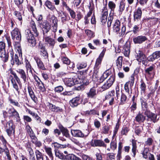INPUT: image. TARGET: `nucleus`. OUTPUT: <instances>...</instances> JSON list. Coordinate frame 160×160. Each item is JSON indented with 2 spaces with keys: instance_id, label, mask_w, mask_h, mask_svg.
Segmentation results:
<instances>
[{
  "instance_id": "f257e3e1",
  "label": "nucleus",
  "mask_w": 160,
  "mask_h": 160,
  "mask_svg": "<svg viewBox=\"0 0 160 160\" xmlns=\"http://www.w3.org/2000/svg\"><path fill=\"white\" fill-rule=\"evenodd\" d=\"M30 27L33 31L32 32L29 29H27L25 31V34L29 45L32 47H34L36 45V40L34 37L38 36V32L36 28L35 23L33 21L30 22Z\"/></svg>"
},
{
  "instance_id": "f03ea898",
  "label": "nucleus",
  "mask_w": 160,
  "mask_h": 160,
  "mask_svg": "<svg viewBox=\"0 0 160 160\" xmlns=\"http://www.w3.org/2000/svg\"><path fill=\"white\" fill-rule=\"evenodd\" d=\"M12 75L14 76L15 78H12L11 79V83L12 84L13 88L17 92L18 95H19L20 91L19 90V88L17 84L16 83L15 80L19 84V87L21 88L22 84L18 76L16 73H13Z\"/></svg>"
},
{
  "instance_id": "7ed1b4c3",
  "label": "nucleus",
  "mask_w": 160,
  "mask_h": 160,
  "mask_svg": "<svg viewBox=\"0 0 160 160\" xmlns=\"http://www.w3.org/2000/svg\"><path fill=\"white\" fill-rule=\"evenodd\" d=\"M142 15V11L140 8L138 9L134 12L133 17L134 21L135 23L138 25L142 23L141 18Z\"/></svg>"
},
{
  "instance_id": "20e7f679",
  "label": "nucleus",
  "mask_w": 160,
  "mask_h": 160,
  "mask_svg": "<svg viewBox=\"0 0 160 160\" xmlns=\"http://www.w3.org/2000/svg\"><path fill=\"white\" fill-rule=\"evenodd\" d=\"M71 133L74 137L83 138L87 137L89 134V132L87 129L85 131L84 133L79 130H72Z\"/></svg>"
},
{
  "instance_id": "39448f33",
  "label": "nucleus",
  "mask_w": 160,
  "mask_h": 160,
  "mask_svg": "<svg viewBox=\"0 0 160 160\" xmlns=\"http://www.w3.org/2000/svg\"><path fill=\"white\" fill-rule=\"evenodd\" d=\"M11 34L12 39L13 40L16 39L20 41L21 39V35L19 30L18 28H14L11 32Z\"/></svg>"
},
{
  "instance_id": "423d86ee",
  "label": "nucleus",
  "mask_w": 160,
  "mask_h": 160,
  "mask_svg": "<svg viewBox=\"0 0 160 160\" xmlns=\"http://www.w3.org/2000/svg\"><path fill=\"white\" fill-rule=\"evenodd\" d=\"M115 76L112 75L109 79L102 86V88L103 90H105L109 88L113 84L115 81Z\"/></svg>"
},
{
  "instance_id": "0eeeda50",
  "label": "nucleus",
  "mask_w": 160,
  "mask_h": 160,
  "mask_svg": "<svg viewBox=\"0 0 160 160\" xmlns=\"http://www.w3.org/2000/svg\"><path fill=\"white\" fill-rule=\"evenodd\" d=\"M144 114L148 118V120H150L154 123L158 121V119H157V115L152 112L150 111L146 110L145 111Z\"/></svg>"
},
{
  "instance_id": "6e6552de",
  "label": "nucleus",
  "mask_w": 160,
  "mask_h": 160,
  "mask_svg": "<svg viewBox=\"0 0 160 160\" xmlns=\"http://www.w3.org/2000/svg\"><path fill=\"white\" fill-rule=\"evenodd\" d=\"M6 128V132L9 136H11L12 132L14 133L15 127L12 121H9L7 122Z\"/></svg>"
},
{
  "instance_id": "1a4fd4ad",
  "label": "nucleus",
  "mask_w": 160,
  "mask_h": 160,
  "mask_svg": "<svg viewBox=\"0 0 160 160\" xmlns=\"http://www.w3.org/2000/svg\"><path fill=\"white\" fill-rule=\"evenodd\" d=\"M102 59L101 58H98L96 60L94 71L92 76V78L93 79H97L98 77V70L99 68V65L101 64Z\"/></svg>"
},
{
  "instance_id": "9d476101",
  "label": "nucleus",
  "mask_w": 160,
  "mask_h": 160,
  "mask_svg": "<svg viewBox=\"0 0 160 160\" xmlns=\"http://www.w3.org/2000/svg\"><path fill=\"white\" fill-rule=\"evenodd\" d=\"M7 113L9 115L10 117L14 118L17 119L20 118L18 113L13 107L8 108Z\"/></svg>"
},
{
  "instance_id": "9b49d317",
  "label": "nucleus",
  "mask_w": 160,
  "mask_h": 160,
  "mask_svg": "<svg viewBox=\"0 0 160 160\" xmlns=\"http://www.w3.org/2000/svg\"><path fill=\"white\" fill-rule=\"evenodd\" d=\"M91 144L92 146L93 147H106L107 146L106 144L104 143L103 141L99 139L92 140Z\"/></svg>"
},
{
  "instance_id": "f8f14e48",
  "label": "nucleus",
  "mask_w": 160,
  "mask_h": 160,
  "mask_svg": "<svg viewBox=\"0 0 160 160\" xmlns=\"http://www.w3.org/2000/svg\"><path fill=\"white\" fill-rule=\"evenodd\" d=\"M147 38L145 36L140 35L134 37L133 41L135 44H140L147 41Z\"/></svg>"
},
{
  "instance_id": "ddd939ff",
  "label": "nucleus",
  "mask_w": 160,
  "mask_h": 160,
  "mask_svg": "<svg viewBox=\"0 0 160 160\" xmlns=\"http://www.w3.org/2000/svg\"><path fill=\"white\" fill-rule=\"evenodd\" d=\"M79 81L77 78L74 77L72 78H69L66 79L65 83L68 86L71 87L74 84H77Z\"/></svg>"
},
{
  "instance_id": "4468645a",
  "label": "nucleus",
  "mask_w": 160,
  "mask_h": 160,
  "mask_svg": "<svg viewBox=\"0 0 160 160\" xmlns=\"http://www.w3.org/2000/svg\"><path fill=\"white\" fill-rule=\"evenodd\" d=\"M108 15V10L106 7L105 6L102 10L101 20L102 23L104 24L106 23L107 21Z\"/></svg>"
},
{
  "instance_id": "2eb2a0df",
  "label": "nucleus",
  "mask_w": 160,
  "mask_h": 160,
  "mask_svg": "<svg viewBox=\"0 0 160 160\" xmlns=\"http://www.w3.org/2000/svg\"><path fill=\"white\" fill-rule=\"evenodd\" d=\"M160 58V51H157L148 57L147 59L148 61L153 62L155 59Z\"/></svg>"
},
{
  "instance_id": "dca6fc26",
  "label": "nucleus",
  "mask_w": 160,
  "mask_h": 160,
  "mask_svg": "<svg viewBox=\"0 0 160 160\" xmlns=\"http://www.w3.org/2000/svg\"><path fill=\"white\" fill-rule=\"evenodd\" d=\"M10 56L11 57V64L12 65H13L15 63L17 65H19L21 63L19 62V60L18 59V57L17 54H15L14 57L13 52L12 51L10 52Z\"/></svg>"
},
{
  "instance_id": "f3484780",
  "label": "nucleus",
  "mask_w": 160,
  "mask_h": 160,
  "mask_svg": "<svg viewBox=\"0 0 160 160\" xmlns=\"http://www.w3.org/2000/svg\"><path fill=\"white\" fill-rule=\"evenodd\" d=\"M48 106L49 108V109L51 112H61L62 111V108L58 107H57L52 104L48 103Z\"/></svg>"
},
{
  "instance_id": "a211bd4d",
  "label": "nucleus",
  "mask_w": 160,
  "mask_h": 160,
  "mask_svg": "<svg viewBox=\"0 0 160 160\" xmlns=\"http://www.w3.org/2000/svg\"><path fill=\"white\" fill-rule=\"evenodd\" d=\"M135 52V56L137 60L138 61H141V59H144V58H145V56H146L140 50H136Z\"/></svg>"
},
{
  "instance_id": "6ab92c4d",
  "label": "nucleus",
  "mask_w": 160,
  "mask_h": 160,
  "mask_svg": "<svg viewBox=\"0 0 160 160\" xmlns=\"http://www.w3.org/2000/svg\"><path fill=\"white\" fill-rule=\"evenodd\" d=\"M28 91L31 99L35 103L37 104L38 102V98L36 97L34 92L31 87H28Z\"/></svg>"
},
{
  "instance_id": "aec40b11",
  "label": "nucleus",
  "mask_w": 160,
  "mask_h": 160,
  "mask_svg": "<svg viewBox=\"0 0 160 160\" xmlns=\"http://www.w3.org/2000/svg\"><path fill=\"white\" fill-rule=\"evenodd\" d=\"M86 94L88 98H94L97 95L96 88L94 87L91 88Z\"/></svg>"
},
{
  "instance_id": "412c9836",
  "label": "nucleus",
  "mask_w": 160,
  "mask_h": 160,
  "mask_svg": "<svg viewBox=\"0 0 160 160\" xmlns=\"http://www.w3.org/2000/svg\"><path fill=\"white\" fill-rule=\"evenodd\" d=\"M16 71L19 74L20 78L23 80L24 82H26L28 77L25 71L22 69H18Z\"/></svg>"
},
{
  "instance_id": "4be33fe9",
  "label": "nucleus",
  "mask_w": 160,
  "mask_h": 160,
  "mask_svg": "<svg viewBox=\"0 0 160 160\" xmlns=\"http://www.w3.org/2000/svg\"><path fill=\"white\" fill-rule=\"evenodd\" d=\"M45 41L49 45V46L53 48L56 42L55 40L49 37H47L45 38Z\"/></svg>"
},
{
  "instance_id": "5701e85b",
  "label": "nucleus",
  "mask_w": 160,
  "mask_h": 160,
  "mask_svg": "<svg viewBox=\"0 0 160 160\" xmlns=\"http://www.w3.org/2000/svg\"><path fill=\"white\" fill-rule=\"evenodd\" d=\"M145 118V116L140 112L138 113L135 118L136 121L138 122H143Z\"/></svg>"
},
{
  "instance_id": "b1692460",
  "label": "nucleus",
  "mask_w": 160,
  "mask_h": 160,
  "mask_svg": "<svg viewBox=\"0 0 160 160\" xmlns=\"http://www.w3.org/2000/svg\"><path fill=\"white\" fill-rule=\"evenodd\" d=\"M34 59L37 62V65L39 68H40L43 70L45 69V68L44 66L43 63L38 57H35Z\"/></svg>"
},
{
  "instance_id": "393cba45",
  "label": "nucleus",
  "mask_w": 160,
  "mask_h": 160,
  "mask_svg": "<svg viewBox=\"0 0 160 160\" xmlns=\"http://www.w3.org/2000/svg\"><path fill=\"white\" fill-rule=\"evenodd\" d=\"M121 23L120 21L118 20H116L115 21L113 25V32H118L120 28Z\"/></svg>"
},
{
  "instance_id": "a878e982",
  "label": "nucleus",
  "mask_w": 160,
  "mask_h": 160,
  "mask_svg": "<svg viewBox=\"0 0 160 160\" xmlns=\"http://www.w3.org/2000/svg\"><path fill=\"white\" fill-rule=\"evenodd\" d=\"M50 26L48 22H45L43 23L42 30L43 35L47 33L50 30Z\"/></svg>"
},
{
  "instance_id": "bb28decb",
  "label": "nucleus",
  "mask_w": 160,
  "mask_h": 160,
  "mask_svg": "<svg viewBox=\"0 0 160 160\" xmlns=\"http://www.w3.org/2000/svg\"><path fill=\"white\" fill-rule=\"evenodd\" d=\"M155 66L153 65L145 69V72L146 75L149 77L153 73Z\"/></svg>"
},
{
  "instance_id": "cd10ccee",
  "label": "nucleus",
  "mask_w": 160,
  "mask_h": 160,
  "mask_svg": "<svg viewBox=\"0 0 160 160\" xmlns=\"http://www.w3.org/2000/svg\"><path fill=\"white\" fill-rule=\"evenodd\" d=\"M79 98L78 97H76L73 98L70 101V104L72 107L77 106L79 104Z\"/></svg>"
},
{
  "instance_id": "c85d7f7f",
  "label": "nucleus",
  "mask_w": 160,
  "mask_h": 160,
  "mask_svg": "<svg viewBox=\"0 0 160 160\" xmlns=\"http://www.w3.org/2000/svg\"><path fill=\"white\" fill-rule=\"evenodd\" d=\"M0 57L2 58V60L4 62H6L8 61V55L6 54L5 50L0 51Z\"/></svg>"
},
{
  "instance_id": "c756f323",
  "label": "nucleus",
  "mask_w": 160,
  "mask_h": 160,
  "mask_svg": "<svg viewBox=\"0 0 160 160\" xmlns=\"http://www.w3.org/2000/svg\"><path fill=\"white\" fill-rule=\"evenodd\" d=\"M126 31V27L124 25H123L121 29L120 28L118 32H114L116 33L117 35L119 37H123Z\"/></svg>"
},
{
  "instance_id": "7c9ffc66",
  "label": "nucleus",
  "mask_w": 160,
  "mask_h": 160,
  "mask_svg": "<svg viewBox=\"0 0 160 160\" xmlns=\"http://www.w3.org/2000/svg\"><path fill=\"white\" fill-rule=\"evenodd\" d=\"M137 141L135 139H132V152L133 153V156L134 157L136 154V152L137 151V146L136 145Z\"/></svg>"
},
{
  "instance_id": "2f4dec72",
  "label": "nucleus",
  "mask_w": 160,
  "mask_h": 160,
  "mask_svg": "<svg viewBox=\"0 0 160 160\" xmlns=\"http://www.w3.org/2000/svg\"><path fill=\"white\" fill-rule=\"evenodd\" d=\"M130 47L128 44L124 45L123 48V53L125 56L128 57L129 56L130 52Z\"/></svg>"
},
{
  "instance_id": "473e14b6",
  "label": "nucleus",
  "mask_w": 160,
  "mask_h": 160,
  "mask_svg": "<svg viewBox=\"0 0 160 160\" xmlns=\"http://www.w3.org/2000/svg\"><path fill=\"white\" fill-rule=\"evenodd\" d=\"M65 160H81V159L73 154H68L66 155Z\"/></svg>"
},
{
  "instance_id": "72a5a7b5",
  "label": "nucleus",
  "mask_w": 160,
  "mask_h": 160,
  "mask_svg": "<svg viewBox=\"0 0 160 160\" xmlns=\"http://www.w3.org/2000/svg\"><path fill=\"white\" fill-rule=\"evenodd\" d=\"M122 57L119 56L116 60V66L118 70H120L122 68Z\"/></svg>"
},
{
  "instance_id": "f704fd0d",
  "label": "nucleus",
  "mask_w": 160,
  "mask_h": 160,
  "mask_svg": "<svg viewBox=\"0 0 160 160\" xmlns=\"http://www.w3.org/2000/svg\"><path fill=\"white\" fill-rule=\"evenodd\" d=\"M45 5L46 7L51 10H53L55 9V6L52 5L51 2L48 0L46 1Z\"/></svg>"
},
{
  "instance_id": "c9c22d12",
  "label": "nucleus",
  "mask_w": 160,
  "mask_h": 160,
  "mask_svg": "<svg viewBox=\"0 0 160 160\" xmlns=\"http://www.w3.org/2000/svg\"><path fill=\"white\" fill-rule=\"evenodd\" d=\"M140 102L141 103L142 107L143 110H148V105L146 102L142 98H140Z\"/></svg>"
},
{
  "instance_id": "e433bc0d",
  "label": "nucleus",
  "mask_w": 160,
  "mask_h": 160,
  "mask_svg": "<svg viewBox=\"0 0 160 160\" xmlns=\"http://www.w3.org/2000/svg\"><path fill=\"white\" fill-rule=\"evenodd\" d=\"M110 129V126L105 125L101 130V133L104 134H108Z\"/></svg>"
},
{
  "instance_id": "4c0bfd02",
  "label": "nucleus",
  "mask_w": 160,
  "mask_h": 160,
  "mask_svg": "<svg viewBox=\"0 0 160 160\" xmlns=\"http://www.w3.org/2000/svg\"><path fill=\"white\" fill-rule=\"evenodd\" d=\"M117 148L116 140H112L110 144V148L114 150L116 149Z\"/></svg>"
},
{
  "instance_id": "58836bf2",
  "label": "nucleus",
  "mask_w": 160,
  "mask_h": 160,
  "mask_svg": "<svg viewBox=\"0 0 160 160\" xmlns=\"http://www.w3.org/2000/svg\"><path fill=\"white\" fill-rule=\"evenodd\" d=\"M45 150L48 155L49 157L51 158L52 160L53 159V156L52 152V149L50 148H46L45 147L44 148Z\"/></svg>"
},
{
  "instance_id": "ea45409f",
  "label": "nucleus",
  "mask_w": 160,
  "mask_h": 160,
  "mask_svg": "<svg viewBox=\"0 0 160 160\" xmlns=\"http://www.w3.org/2000/svg\"><path fill=\"white\" fill-rule=\"evenodd\" d=\"M140 89L141 93H144L146 89V86L145 83L143 81H141V83L140 86Z\"/></svg>"
},
{
  "instance_id": "a19ab883",
  "label": "nucleus",
  "mask_w": 160,
  "mask_h": 160,
  "mask_svg": "<svg viewBox=\"0 0 160 160\" xmlns=\"http://www.w3.org/2000/svg\"><path fill=\"white\" fill-rule=\"evenodd\" d=\"M61 131L62 132V134L67 138H69L70 137V135L67 129L62 127L61 129Z\"/></svg>"
},
{
  "instance_id": "79ce46f5",
  "label": "nucleus",
  "mask_w": 160,
  "mask_h": 160,
  "mask_svg": "<svg viewBox=\"0 0 160 160\" xmlns=\"http://www.w3.org/2000/svg\"><path fill=\"white\" fill-rule=\"evenodd\" d=\"M55 153V155L57 157L62 159L65 160L66 156L64 155L63 153L60 152L58 151H56Z\"/></svg>"
},
{
  "instance_id": "37998d69",
  "label": "nucleus",
  "mask_w": 160,
  "mask_h": 160,
  "mask_svg": "<svg viewBox=\"0 0 160 160\" xmlns=\"http://www.w3.org/2000/svg\"><path fill=\"white\" fill-rule=\"evenodd\" d=\"M134 75L133 74H132L130 77L129 80L128 82V84H130V88H132L134 82Z\"/></svg>"
},
{
  "instance_id": "c03bdc74",
  "label": "nucleus",
  "mask_w": 160,
  "mask_h": 160,
  "mask_svg": "<svg viewBox=\"0 0 160 160\" xmlns=\"http://www.w3.org/2000/svg\"><path fill=\"white\" fill-rule=\"evenodd\" d=\"M9 101L10 103L12 105L18 108L21 107L20 105L17 101L11 99H10Z\"/></svg>"
},
{
  "instance_id": "a18cd8bd",
  "label": "nucleus",
  "mask_w": 160,
  "mask_h": 160,
  "mask_svg": "<svg viewBox=\"0 0 160 160\" xmlns=\"http://www.w3.org/2000/svg\"><path fill=\"white\" fill-rule=\"evenodd\" d=\"M143 129V128L142 126H138L135 128V132L137 135H139V134L142 132Z\"/></svg>"
},
{
  "instance_id": "49530a36",
  "label": "nucleus",
  "mask_w": 160,
  "mask_h": 160,
  "mask_svg": "<svg viewBox=\"0 0 160 160\" xmlns=\"http://www.w3.org/2000/svg\"><path fill=\"white\" fill-rule=\"evenodd\" d=\"M115 91L112 90L108 92V94L106 96V99H109L112 98H114Z\"/></svg>"
},
{
  "instance_id": "de8ad7c7",
  "label": "nucleus",
  "mask_w": 160,
  "mask_h": 160,
  "mask_svg": "<svg viewBox=\"0 0 160 160\" xmlns=\"http://www.w3.org/2000/svg\"><path fill=\"white\" fill-rule=\"evenodd\" d=\"M128 82H126L124 85V88L125 92L127 93L128 97H130L131 95L129 92V89L128 87Z\"/></svg>"
},
{
  "instance_id": "09e8293b",
  "label": "nucleus",
  "mask_w": 160,
  "mask_h": 160,
  "mask_svg": "<svg viewBox=\"0 0 160 160\" xmlns=\"http://www.w3.org/2000/svg\"><path fill=\"white\" fill-rule=\"evenodd\" d=\"M127 97L126 95L123 93H122L120 99V104H123L125 102Z\"/></svg>"
},
{
  "instance_id": "8fccbe9b",
  "label": "nucleus",
  "mask_w": 160,
  "mask_h": 160,
  "mask_svg": "<svg viewBox=\"0 0 160 160\" xmlns=\"http://www.w3.org/2000/svg\"><path fill=\"white\" fill-rule=\"evenodd\" d=\"M148 148H145L142 152V154L143 156V157L145 158H148V156L150 154L148 152Z\"/></svg>"
},
{
  "instance_id": "3c124183",
  "label": "nucleus",
  "mask_w": 160,
  "mask_h": 160,
  "mask_svg": "<svg viewBox=\"0 0 160 160\" xmlns=\"http://www.w3.org/2000/svg\"><path fill=\"white\" fill-rule=\"evenodd\" d=\"M35 153L36 156L37 160L43 158L42 153L40 152L39 150H36V151Z\"/></svg>"
},
{
  "instance_id": "603ef678",
  "label": "nucleus",
  "mask_w": 160,
  "mask_h": 160,
  "mask_svg": "<svg viewBox=\"0 0 160 160\" xmlns=\"http://www.w3.org/2000/svg\"><path fill=\"white\" fill-rule=\"evenodd\" d=\"M108 6L112 11L116 7L115 4L112 1H109L108 3Z\"/></svg>"
},
{
  "instance_id": "864d4df0",
  "label": "nucleus",
  "mask_w": 160,
  "mask_h": 160,
  "mask_svg": "<svg viewBox=\"0 0 160 160\" xmlns=\"http://www.w3.org/2000/svg\"><path fill=\"white\" fill-rule=\"evenodd\" d=\"M125 4L123 2H120L119 6V11L122 12L124 10Z\"/></svg>"
},
{
  "instance_id": "5fc2aeb1",
  "label": "nucleus",
  "mask_w": 160,
  "mask_h": 160,
  "mask_svg": "<svg viewBox=\"0 0 160 160\" xmlns=\"http://www.w3.org/2000/svg\"><path fill=\"white\" fill-rule=\"evenodd\" d=\"M129 131V129L128 127H123L121 131V134L122 135H126Z\"/></svg>"
},
{
  "instance_id": "6e6d98bb",
  "label": "nucleus",
  "mask_w": 160,
  "mask_h": 160,
  "mask_svg": "<svg viewBox=\"0 0 160 160\" xmlns=\"http://www.w3.org/2000/svg\"><path fill=\"white\" fill-rule=\"evenodd\" d=\"M14 14L17 17L18 19L19 20H22V16L20 12L17 11H15L14 12Z\"/></svg>"
},
{
  "instance_id": "4d7b16f0",
  "label": "nucleus",
  "mask_w": 160,
  "mask_h": 160,
  "mask_svg": "<svg viewBox=\"0 0 160 160\" xmlns=\"http://www.w3.org/2000/svg\"><path fill=\"white\" fill-rule=\"evenodd\" d=\"M39 88L42 92L46 91V88L43 83L42 82L39 85H38Z\"/></svg>"
},
{
  "instance_id": "13d9d810",
  "label": "nucleus",
  "mask_w": 160,
  "mask_h": 160,
  "mask_svg": "<svg viewBox=\"0 0 160 160\" xmlns=\"http://www.w3.org/2000/svg\"><path fill=\"white\" fill-rule=\"evenodd\" d=\"M63 88L62 86H59L55 87L54 88V90L55 92L59 93L63 90Z\"/></svg>"
},
{
  "instance_id": "bf43d9fd",
  "label": "nucleus",
  "mask_w": 160,
  "mask_h": 160,
  "mask_svg": "<svg viewBox=\"0 0 160 160\" xmlns=\"http://www.w3.org/2000/svg\"><path fill=\"white\" fill-rule=\"evenodd\" d=\"M26 129H27V132L29 135L34 133L32 130L29 125L27 126L26 127Z\"/></svg>"
},
{
  "instance_id": "052dcab7",
  "label": "nucleus",
  "mask_w": 160,
  "mask_h": 160,
  "mask_svg": "<svg viewBox=\"0 0 160 160\" xmlns=\"http://www.w3.org/2000/svg\"><path fill=\"white\" fill-rule=\"evenodd\" d=\"M85 32L88 37H93L94 33L91 30H86Z\"/></svg>"
},
{
  "instance_id": "680f3d73",
  "label": "nucleus",
  "mask_w": 160,
  "mask_h": 160,
  "mask_svg": "<svg viewBox=\"0 0 160 160\" xmlns=\"http://www.w3.org/2000/svg\"><path fill=\"white\" fill-rule=\"evenodd\" d=\"M60 17L62 22H64L67 20L66 15L65 13L63 12L62 13H61Z\"/></svg>"
},
{
  "instance_id": "e2e57ef3",
  "label": "nucleus",
  "mask_w": 160,
  "mask_h": 160,
  "mask_svg": "<svg viewBox=\"0 0 160 160\" xmlns=\"http://www.w3.org/2000/svg\"><path fill=\"white\" fill-rule=\"evenodd\" d=\"M62 61L63 63L67 64H69L70 63V60L68 58L65 57L62 58Z\"/></svg>"
},
{
  "instance_id": "0e129e2a",
  "label": "nucleus",
  "mask_w": 160,
  "mask_h": 160,
  "mask_svg": "<svg viewBox=\"0 0 160 160\" xmlns=\"http://www.w3.org/2000/svg\"><path fill=\"white\" fill-rule=\"evenodd\" d=\"M108 158L110 159L114 160L115 158V154L112 153L108 154H107V158Z\"/></svg>"
},
{
  "instance_id": "69168bd1",
  "label": "nucleus",
  "mask_w": 160,
  "mask_h": 160,
  "mask_svg": "<svg viewBox=\"0 0 160 160\" xmlns=\"http://www.w3.org/2000/svg\"><path fill=\"white\" fill-rule=\"evenodd\" d=\"M38 48L41 49V52H43L44 53H46V51H45V48L43 46V45L42 43L40 42L39 43L38 45Z\"/></svg>"
},
{
  "instance_id": "338daca9",
  "label": "nucleus",
  "mask_w": 160,
  "mask_h": 160,
  "mask_svg": "<svg viewBox=\"0 0 160 160\" xmlns=\"http://www.w3.org/2000/svg\"><path fill=\"white\" fill-rule=\"evenodd\" d=\"M94 125L97 128H99L101 126V123L99 121L95 119L94 121Z\"/></svg>"
},
{
  "instance_id": "774afa93",
  "label": "nucleus",
  "mask_w": 160,
  "mask_h": 160,
  "mask_svg": "<svg viewBox=\"0 0 160 160\" xmlns=\"http://www.w3.org/2000/svg\"><path fill=\"white\" fill-rule=\"evenodd\" d=\"M82 158L83 160H92V159L88 156L85 154L82 155Z\"/></svg>"
}]
</instances>
